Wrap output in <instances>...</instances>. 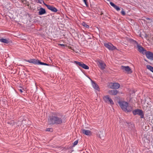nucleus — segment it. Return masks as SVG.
Wrapping results in <instances>:
<instances>
[{"label": "nucleus", "instance_id": "f257e3e1", "mask_svg": "<svg viewBox=\"0 0 153 153\" xmlns=\"http://www.w3.org/2000/svg\"><path fill=\"white\" fill-rule=\"evenodd\" d=\"M64 118L62 113L59 112H54L49 116L48 123L49 125H60L63 123Z\"/></svg>", "mask_w": 153, "mask_h": 153}, {"label": "nucleus", "instance_id": "f03ea898", "mask_svg": "<svg viewBox=\"0 0 153 153\" xmlns=\"http://www.w3.org/2000/svg\"><path fill=\"white\" fill-rule=\"evenodd\" d=\"M118 103L122 109L126 112H130L133 110L132 107L126 101H120Z\"/></svg>", "mask_w": 153, "mask_h": 153}, {"label": "nucleus", "instance_id": "7ed1b4c3", "mask_svg": "<svg viewBox=\"0 0 153 153\" xmlns=\"http://www.w3.org/2000/svg\"><path fill=\"white\" fill-rule=\"evenodd\" d=\"M26 61L30 63H33L35 65H49L48 64L41 62L39 60L35 59H30L29 60H26Z\"/></svg>", "mask_w": 153, "mask_h": 153}, {"label": "nucleus", "instance_id": "20e7f679", "mask_svg": "<svg viewBox=\"0 0 153 153\" xmlns=\"http://www.w3.org/2000/svg\"><path fill=\"white\" fill-rule=\"evenodd\" d=\"M133 113L134 115L136 114L139 115L140 116L141 118H142L144 117V114L141 110L138 109H136L133 111Z\"/></svg>", "mask_w": 153, "mask_h": 153}, {"label": "nucleus", "instance_id": "39448f33", "mask_svg": "<svg viewBox=\"0 0 153 153\" xmlns=\"http://www.w3.org/2000/svg\"><path fill=\"white\" fill-rule=\"evenodd\" d=\"M108 86L111 88L117 89L118 88L120 87V85L117 82H111L109 83Z\"/></svg>", "mask_w": 153, "mask_h": 153}, {"label": "nucleus", "instance_id": "423d86ee", "mask_svg": "<svg viewBox=\"0 0 153 153\" xmlns=\"http://www.w3.org/2000/svg\"><path fill=\"white\" fill-rule=\"evenodd\" d=\"M104 46L109 50L113 51L116 49V47L114 46L111 43H104Z\"/></svg>", "mask_w": 153, "mask_h": 153}, {"label": "nucleus", "instance_id": "0eeeda50", "mask_svg": "<svg viewBox=\"0 0 153 153\" xmlns=\"http://www.w3.org/2000/svg\"><path fill=\"white\" fill-rule=\"evenodd\" d=\"M74 63L76 64V65L80 66L82 68L85 69H88L89 68V67L88 65L83 63L82 62H79L76 61H74Z\"/></svg>", "mask_w": 153, "mask_h": 153}, {"label": "nucleus", "instance_id": "6e6552de", "mask_svg": "<svg viewBox=\"0 0 153 153\" xmlns=\"http://www.w3.org/2000/svg\"><path fill=\"white\" fill-rule=\"evenodd\" d=\"M103 99L105 102L108 103H110L111 104H113L114 102L112 99L110 98L108 95H106L104 96L103 97Z\"/></svg>", "mask_w": 153, "mask_h": 153}, {"label": "nucleus", "instance_id": "1a4fd4ad", "mask_svg": "<svg viewBox=\"0 0 153 153\" xmlns=\"http://www.w3.org/2000/svg\"><path fill=\"white\" fill-rule=\"evenodd\" d=\"M121 68L123 71H125L128 74H131L132 73L131 69L128 66H121Z\"/></svg>", "mask_w": 153, "mask_h": 153}, {"label": "nucleus", "instance_id": "9d476101", "mask_svg": "<svg viewBox=\"0 0 153 153\" xmlns=\"http://www.w3.org/2000/svg\"><path fill=\"white\" fill-rule=\"evenodd\" d=\"M97 64L99 67L102 70H103L105 68L106 66L105 63L101 60L98 61L97 62Z\"/></svg>", "mask_w": 153, "mask_h": 153}, {"label": "nucleus", "instance_id": "9b49d317", "mask_svg": "<svg viewBox=\"0 0 153 153\" xmlns=\"http://www.w3.org/2000/svg\"><path fill=\"white\" fill-rule=\"evenodd\" d=\"M144 54H146L148 59L152 60H153V53L152 52L149 51L146 52V51Z\"/></svg>", "mask_w": 153, "mask_h": 153}, {"label": "nucleus", "instance_id": "f8f14e48", "mask_svg": "<svg viewBox=\"0 0 153 153\" xmlns=\"http://www.w3.org/2000/svg\"><path fill=\"white\" fill-rule=\"evenodd\" d=\"M136 47L137 48L138 51L140 53H142L143 54H144L146 51L145 49H144L139 44L137 45L136 46Z\"/></svg>", "mask_w": 153, "mask_h": 153}, {"label": "nucleus", "instance_id": "ddd939ff", "mask_svg": "<svg viewBox=\"0 0 153 153\" xmlns=\"http://www.w3.org/2000/svg\"><path fill=\"white\" fill-rule=\"evenodd\" d=\"M44 4L46 6L47 8L49 10L53 12H56L57 11V9L54 7L50 5L47 4L45 3Z\"/></svg>", "mask_w": 153, "mask_h": 153}, {"label": "nucleus", "instance_id": "4468645a", "mask_svg": "<svg viewBox=\"0 0 153 153\" xmlns=\"http://www.w3.org/2000/svg\"><path fill=\"white\" fill-rule=\"evenodd\" d=\"M10 40L9 39H4L2 38H0V42L6 43L8 44L10 42Z\"/></svg>", "mask_w": 153, "mask_h": 153}, {"label": "nucleus", "instance_id": "2eb2a0df", "mask_svg": "<svg viewBox=\"0 0 153 153\" xmlns=\"http://www.w3.org/2000/svg\"><path fill=\"white\" fill-rule=\"evenodd\" d=\"M82 131L83 134L87 135H90L91 134V131L89 130L82 129Z\"/></svg>", "mask_w": 153, "mask_h": 153}, {"label": "nucleus", "instance_id": "dca6fc26", "mask_svg": "<svg viewBox=\"0 0 153 153\" xmlns=\"http://www.w3.org/2000/svg\"><path fill=\"white\" fill-rule=\"evenodd\" d=\"M92 84L93 88L96 90L98 91H99V87L98 85L94 82L93 81H92Z\"/></svg>", "mask_w": 153, "mask_h": 153}, {"label": "nucleus", "instance_id": "f3484780", "mask_svg": "<svg viewBox=\"0 0 153 153\" xmlns=\"http://www.w3.org/2000/svg\"><path fill=\"white\" fill-rule=\"evenodd\" d=\"M110 5L117 11H118L120 10V8L117 5H115L112 2H110Z\"/></svg>", "mask_w": 153, "mask_h": 153}, {"label": "nucleus", "instance_id": "a211bd4d", "mask_svg": "<svg viewBox=\"0 0 153 153\" xmlns=\"http://www.w3.org/2000/svg\"><path fill=\"white\" fill-rule=\"evenodd\" d=\"M118 92V91L117 90H111L109 91V93L111 95H116Z\"/></svg>", "mask_w": 153, "mask_h": 153}, {"label": "nucleus", "instance_id": "6ab92c4d", "mask_svg": "<svg viewBox=\"0 0 153 153\" xmlns=\"http://www.w3.org/2000/svg\"><path fill=\"white\" fill-rule=\"evenodd\" d=\"M46 13V11L45 9L43 8H41L40 11L39 12V15H42L45 14Z\"/></svg>", "mask_w": 153, "mask_h": 153}, {"label": "nucleus", "instance_id": "aec40b11", "mask_svg": "<svg viewBox=\"0 0 153 153\" xmlns=\"http://www.w3.org/2000/svg\"><path fill=\"white\" fill-rule=\"evenodd\" d=\"M131 42H132V43H133L135 47H136V46L137 45L139 44L136 41L134 40L133 39H131Z\"/></svg>", "mask_w": 153, "mask_h": 153}, {"label": "nucleus", "instance_id": "412c9836", "mask_svg": "<svg viewBox=\"0 0 153 153\" xmlns=\"http://www.w3.org/2000/svg\"><path fill=\"white\" fill-rule=\"evenodd\" d=\"M125 123V125L126 126H128V127H129V126H131L132 128H133V127L134 126V125L132 124L131 123H128L126 122V123Z\"/></svg>", "mask_w": 153, "mask_h": 153}, {"label": "nucleus", "instance_id": "4be33fe9", "mask_svg": "<svg viewBox=\"0 0 153 153\" xmlns=\"http://www.w3.org/2000/svg\"><path fill=\"white\" fill-rule=\"evenodd\" d=\"M147 68L149 70L152 72L153 71V67L150 65H147L146 66Z\"/></svg>", "mask_w": 153, "mask_h": 153}, {"label": "nucleus", "instance_id": "5701e85b", "mask_svg": "<svg viewBox=\"0 0 153 153\" xmlns=\"http://www.w3.org/2000/svg\"><path fill=\"white\" fill-rule=\"evenodd\" d=\"M99 137L101 139H103L104 137V135L102 134V132L101 131H100L99 133Z\"/></svg>", "mask_w": 153, "mask_h": 153}, {"label": "nucleus", "instance_id": "b1692460", "mask_svg": "<svg viewBox=\"0 0 153 153\" xmlns=\"http://www.w3.org/2000/svg\"><path fill=\"white\" fill-rule=\"evenodd\" d=\"M82 25L87 28H88L89 27V26L85 22H82Z\"/></svg>", "mask_w": 153, "mask_h": 153}, {"label": "nucleus", "instance_id": "393cba45", "mask_svg": "<svg viewBox=\"0 0 153 153\" xmlns=\"http://www.w3.org/2000/svg\"><path fill=\"white\" fill-rule=\"evenodd\" d=\"M78 140H76L73 143V146H74L76 145H77V144H78Z\"/></svg>", "mask_w": 153, "mask_h": 153}, {"label": "nucleus", "instance_id": "a878e982", "mask_svg": "<svg viewBox=\"0 0 153 153\" xmlns=\"http://www.w3.org/2000/svg\"><path fill=\"white\" fill-rule=\"evenodd\" d=\"M121 14L123 15H125L126 14V13L123 10V9H122V10L121 12Z\"/></svg>", "mask_w": 153, "mask_h": 153}, {"label": "nucleus", "instance_id": "bb28decb", "mask_svg": "<svg viewBox=\"0 0 153 153\" xmlns=\"http://www.w3.org/2000/svg\"><path fill=\"white\" fill-rule=\"evenodd\" d=\"M38 2L37 3H40V4H42V2H43L44 3V1H43V0H37Z\"/></svg>", "mask_w": 153, "mask_h": 153}, {"label": "nucleus", "instance_id": "cd10ccee", "mask_svg": "<svg viewBox=\"0 0 153 153\" xmlns=\"http://www.w3.org/2000/svg\"><path fill=\"white\" fill-rule=\"evenodd\" d=\"M53 129L52 128H47L46 129V131H52Z\"/></svg>", "mask_w": 153, "mask_h": 153}, {"label": "nucleus", "instance_id": "c85d7f7f", "mask_svg": "<svg viewBox=\"0 0 153 153\" xmlns=\"http://www.w3.org/2000/svg\"><path fill=\"white\" fill-rule=\"evenodd\" d=\"M83 1H84V2L85 3V5L87 6V1L86 0H83Z\"/></svg>", "mask_w": 153, "mask_h": 153}, {"label": "nucleus", "instance_id": "c756f323", "mask_svg": "<svg viewBox=\"0 0 153 153\" xmlns=\"http://www.w3.org/2000/svg\"><path fill=\"white\" fill-rule=\"evenodd\" d=\"M60 45L62 46H65V45L64 44H60L59 45Z\"/></svg>", "mask_w": 153, "mask_h": 153}, {"label": "nucleus", "instance_id": "7c9ffc66", "mask_svg": "<svg viewBox=\"0 0 153 153\" xmlns=\"http://www.w3.org/2000/svg\"><path fill=\"white\" fill-rule=\"evenodd\" d=\"M19 91L21 92V93H22L23 92V91H22V89H19Z\"/></svg>", "mask_w": 153, "mask_h": 153}, {"label": "nucleus", "instance_id": "2f4dec72", "mask_svg": "<svg viewBox=\"0 0 153 153\" xmlns=\"http://www.w3.org/2000/svg\"><path fill=\"white\" fill-rule=\"evenodd\" d=\"M132 128L131 127L130 128Z\"/></svg>", "mask_w": 153, "mask_h": 153}, {"label": "nucleus", "instance_id": "473e14b6", "mask_svg": "<svg viewBox=\"0 0 153 153\" xmlns=\"http://www.w3.org/2000/svg\"><path fill=\"white\" fill-rule=\"evenodd\" d=\"M152 72H153V71Z\"/></svg>", "mask_w": 153, "mask_h": 153}]
</instances>
